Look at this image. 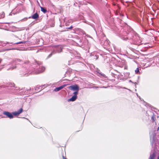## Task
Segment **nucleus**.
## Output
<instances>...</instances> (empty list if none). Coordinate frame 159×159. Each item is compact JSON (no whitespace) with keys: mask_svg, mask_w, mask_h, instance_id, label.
Masks as SVG:
<instances>
[{"mask_svg":"<svg viewBox=\"0 0 159 159\" xmlns=\"http://www.w3.org/2000/svg\"><path fill=\"white\" fill-rule=\"evenodd\" d=\"M135 72L136 74H138L139 73V68H137V69L135 70Z\"/></svg>","mask_w":159,"mask_h":159,"instance_id":"obj_14","label":"nucleus"},{"mask_svg":"<svg viewBox=\"0 0 159 159\" xmlns=\"http://www.w3.org/2000/svg\"><path fill=\"white\" fill-rule=\"evenodd\" d=\"M15 68H16V66H15V67H11V68H9V69H8L7 70H11H11H12V69H14Z\"/></svg>","mask_w":159,"mask_h":159,"instance_id":"obj_18","label":"nucleus"},{"mask_svg":"<svg viewBox=\"0 0 159 159\" xmlns=\"http://www.w3.org/2000/svg\"><path fill=\"white\" fill-rule=\"evenodd\" d=\"M77 98V96L73 95L70 99L68 100L69 101L73 102L75 101Z\"/></svg>","mask_w":159,"mask_h":159,"instance_id":"obj_8","label":"nucleus"},{"mask_svg":"<svg viewBox=\"0 0 159 159\" xmlns=\"http://www.w3.org/2000/svg\"><path fill=\"white\" fill-rule=\"evenodd\" d=\"M37 64H39V65H40V64H41V62H37Z\"/></svg>","mask_w":159,"mask_h":159,"instance_id":"obj_19","label":"nucleus"},{"mask_svg":"<svg viewBox=\"0 0 159 159\" xmlns=\"http://www.w3.org/2000/svg\"><path fill=\"white\" fill-rule=\"evenodd\" d=\"M155 157V153H153L150 155L149 159H154Z\"/></svg>","mask_w":159,"mask_h":159,"instance_id":"obj_12","label":"nucleus"},{"mask_svg":"<svg viewBox=\"0 0 159 159\" xmlns=\"http://www.w3.org/2000/svg\"><path fill=\"white\" fill-rule=\"evenodd\" d=\"M45 70V68L44 67H41V68H40V70H39L37 72H35L34 73H35L36 74H39L40 73L43 72V71H44Z\"/></svg>","mask_w":159,"mask_h":159,"instance_id":"obj_7","label":"nucleus"},{"mask_svg":"<svg viewBox=\"0 0 159 159\" xmlns=\"http://www.w3.org/2000/svg\"><path fill=\"white\" fill-rule=\"evenodd\" d=\"M157 159H159V157H157Z\"/></svg>","mask_w":159,"mask_h":159,"instance_id":"obj_22","label":"nucleus"},{"mask_svg":"<svg viewBox=\"0 0 159 159\" xmlns=\"http://www.w3.org/2000/svg\"><path fill=\"white\" fill-rule=\"evenodd\" d=\"M23 111L22 108L20 109L17 111H15L12 113L15 116H17L20 114Z\"/></svg>","mask_w":159,"mask_h":159,"instance_id":"obj_5","label":"nucleus"},{"mask_svg":"<svg viewBox=\"0 0 159 159\" xmlns=\"http://www.w3.org/2000/svg\"><path fill=\"white\" fill-rule=\"evenodd\" d=\"M44 87L43 88L42 86H39V87H36L35 88V90L37 91H40V90L44 89Z\"/></svg>","mask_w":159,"mask_h":159,"instance_id":"obj_9","label":"nucleus"},{"mask_svg":"<svg viewBox=\"0 0 159 159\" xmlns=\"http://www.w3.org/2000/svg\"><path fill=\"white\" fill-rule=\"evenodd\" d=\"M78 91H75L73 93L74 95L77 96V95L78 93Z\"/></svg>","mask_w":159,"mask_h":159,"instance_id":"obj_15","label":"nucleus"},{"mask_svg":"<svg viewBox=\"0 0 159 159\" xmlns=\"http://www.w3.org/2000/svg\"><path fill=\"white\" fill-rule=\"evenodd\" d=\"M25 42H17V43H14V44H20V43H25Z\"/></svg>","mask_w":159,"mask_h":159,"instance_id":"obj_16","label":"nucleus"},{"mask_svg":"<svg viewBox=\"0 0 159 159\" xmlns=\"http://www.w3.org/2000/svg\"><path fill=\"white\" fill-rule=\"evenodd\" d=\"M40 8L41 11L43 12L44 13H45L47 12V11L45 8L42 7H40Z\"/></svg>","mask_w":159,"mask_h":159,"instance_id":"obj_11","label":"nucleus"},{"mask_svg":"<svg viewBox=\"0 0 159 159\" xmlns=\"http://www.w3.org/2000/svg\"><path fill=\"white\" fill-rule=\"evenodd\" d=\"M66 85H63L62 86H61L59 87L56 88V89H55L54 90L55 91L57 92L59 91L61 89L63 88Z\"/></svg>","mask_w":159,"mask_h":159,"instance_id":"obj_6","label":"nucleus"},{"mask_svg":"<svg viewBox=\"0 0 159 159\" xmlns=\"http://www.w3.org/2000/svg\"><path fill=\"white\" fill-rule=\"evenodd\" d=\"M21 60L20 59H17L16 60H15V61H14V62H15V63H19V62H20Z\"/></svg>","mask_w":159,"mask_h":159,"instance_id":"obj_13","label":"nucleus"},{"mask_svg":"<svg viewBox=\"0 0 159 159\" xmlns=\"http://www.w3.org/2000/svg\"><path fill=\"white\" fill-rule=\"evenodd\" d=\"M72 27H73L71 26L70 27V28H69V29H70L71 28H72Z\"/></svg>","mask_w":159,"mask_h":159,"instance_id":"obj_20","label":"nucleus"},{"mask_svg":"<svg viewBox=\"0 0 159 159\" xmlns=\"http://www.w3.org/2000/svg\"><path fill=\"white\" fill-rule=\"evenodd\" d=\"M158 129H159V127H158Z\"/></svg>","mask_w":159,"mask_h":159,"instance_id":"obj_23","label":"nucleus"},{"mask_svg":"<svg viewBox=\"0 0 159 159\" xmlns=\"http://www.w3.org/2000/svg\"><path fill=\"white\" fill-rule=\"evenodd\" d=\"M54 51L49 55V57H50L52 54H54L55 53V51L56 50L57 52H61L62 49V48L60 46H55L52 47Z\"/></svg>","mask_w":159,"mask_h":159,"instance_id":"obj_1","label":"nucleus"},{"mask_svg":"<svg viewBox=\"0 0 159 159\" xmlns=\"http://www.w3.org/2000/svg\"><path fill=\"white\" fill-rule=\"evenodd\" d=\"M69 88L70 90L75 91H79V89L78 86L76 84L70 86Z\"/></svg>","mask_w":159,"mask_h":159,"instance_id":"obj_3","label":"nucleus"},{"mask_svg":"<svg viewBox=\"0 0 159 159\" xmlns=\"http://www.w3.org/2000/svg\"><path fill=\"white\" fill-rule=\"evenodd\" d=\"M4 17V12H3L1 16V18H3Z\"/></svg>","mask_w":159,"mask_h":159,"instance_id":"obj_17","label":"nucleus"},{"mask_svg":"<svg viewBox=\"0 0 159 159\" xmlns=\"http://www.w3.org/2000/svg\"><path fill=\"white\" fill-rule=\"evenodd\" d=\"M39 17V15L37 13H35L32 16V18L34 19H37Z\"/></svg>","mask_w":159,"mask_h":159,"instance_id":"obj_10","label":"nucleus"},{"mask_svg":"<svg viewBox=\"0 0 159 159\" xmlns=\"http://www.w3.org/2000/svg\"><path fill=\"white\" fill-rule=\"evenodd\" d=\"M65 159H66V158H65Z\"/></svg>","mask_w":159,"mask_h":159,"instance_id":"obj_24","label":"nucleus"},{"mask_svg":"<svg viewBox=\"0 0 159 159\" xmlns=\"http://www.w3.org/2000/svg\"><path fill=\"white\" fill-rule=\"evenodd\" d=\"M28 73V71L25 68H23L20 72V75L21 76H27Z\"/></svg>","mask_w":159,"mask_h":159,"instance_id":"obj_2","label":"nucleus"},{"mask_svg":"<svg viewBox=\"0 0 159 159\" xmlns=\"http://www.w3.org/2000/svg\"><path fill=\"white\" fill-rule=\"evenodd\" d=\"M3 114L10 119H12L13 117L12 114L9 112L5 111L3 112Z\"/></svg>","mask_w":159,"mask_h":159,"instance_id":"obj_4","label":"nucleus"},{"mask_svg":"<svg viewBox=\"0 0 159 159\" xmlns=\"http://www.w3.org/2000/svg\"><path fill=\"white\" fill-rule=\"evenodd\" d=\"M24 19L25 20H26L27 19V18H25Z\"/></svg>","mask_w":159,"mask_h":159,"instance_id":"obj_21","label":"nucleus"}]
</instances>
